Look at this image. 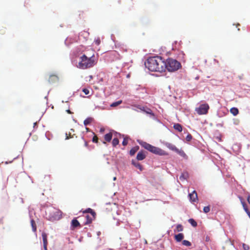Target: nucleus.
<instances>
[{
	"label": "nucleus",
	"mask_w": 250,
	"mask_h": 250,
	"mask_svg": "<svg viewBox=\"0 0 250 250\" xmlns=\"http://www.w3.org/2000/svg\"><path fill=\"white\" fill-rule=\"evenodd\" d=\"M145 65L149 71L162 72L166 70V62L160 56L148 58L145 62Z\"/></svg>",
	"instance_id": "nucleus-1"
},
{
	"label": "nucleus",
	"mask_w": 250,
	"mask_h": 250,
	"mask_svg": "<svg viewBox=\"0 0 250 250\" xmlns=\"http://www.w3.org/2000/svg\"><path fill=\"white\" fill-rule=\"evenodd\" d=\"M97 62V60L94 53L89 57L83 54L80 58L77 67L82 69H86L93 67Z\"/></svg>",
	"instance_id": "nucleus-2"
},
{
	"label": "nucleus",
	"mask_w": 250,
	"mask_h": 250,
	"mask_svg": "<svg viewBox=\"0 0 250 250\" xmlns=\"http://www.w3.org/2000/svg\"><path fill=\"white\" fill-rule=\"evenodd\" d=\"M142 146L149 152L160 156L167 155L168 153L160 148L154 146L145 142H142Z\"/></svg>",
	"instance_id": "nucleus-3"
},
{
	"label": "nucleus",
	"mask_w": 250,
	"mask_h": 250,
	"mask_svg": "<svg viewBox=\"0 0 250 250\" xmlns=\"http://www.w3.org/2000/svg\"><path fill=\"white\" fill-rule=\"evenodd\" d=\"M45 215L49 220H57L62 218V212L59 209L51 208L46 211Z\"/></svg>",
	"instance_id": "nucleus-4"
},
{
	"label": "nucleus",
	"mask_w": 250,
	"mask_h": 250,
	"mask_svg": "<svg viewBox=\"0 0 250 250\" xmlns=\"http://www.w3.org/2000/svg\"><path fill=\"white\" fill-rule=\"evenodd\" d=\"M180 67V63L176 60L169 58L166 62V69H167L169 72L176 71Z\"/></svg>",
	"instance_id": "nucleus-5"
},
{
	"label": "nucleus",
	"mask_w": 250,
	"mask_h": 250,
	"mask_svg": "<svg viewBox=\"0 0 250 250\" xmlns=\"http://www.w3.org/2000/svg\"><path fill=\"white\" fill-rule=\"evenodd\" d=\"M166 146L169 149L174 151L179 154L181 156L183 157L185 159L188 158L187 155L184 152V151L182 149H179L177 148L174 145H172L170 143H167L166 145Z\"/></svg>",
	"instance_id": "nucleus-6"
},
{
	"label": "nucleus",
	"mask_w": 250,
	"mask_h": 250,
	"mask_svg": "<svg viewBox=\"0 0 250 250\" xmlns=\"http://www.w3.org/2000/svg\"><path fill=\"white\" fill-rule=\"evenodd\" d=\"M209 106L208 104H201L198 107L196 108L195 111L199 115L206 114L208 112Z\"/></svg>",
	"instance_id": "nucleus-7"
},
{
	"label": "nucleus",
	"mask_w": 250,
	"mask_h": 250,
	"mask_svg": "<svg viewBox=\"0 0 250 250\" xmlns=\"http://www.w3.org/2000/svg\"><path fill=\"white\" fill-rule=\"evenodd\" d=\"M142 112L145 113L146 115L148 116L150 118L152 119H155L156 117L153 111L150 108L147 106L142 107Z\"/></svg>",
	"instance_id": "nucleus-8"
},
{
	"label": "nucleus",
	"mask_w": 250,
	"mask_h": 250,
	"mask_svg": "<svg viewBox=\"0 0 250 250\" xmlns=\"http://www.w3.org/2000/svg\"><path fill=\"white\" fill-rule=\"evenodd\" d=\"M188 196L192 202H195L198 200L197 194L195 190H193L191 193H189Z\"/></svg>",
	"instance_id": "nucleus-9"
},
{
	"label": "nucleus",
	"mask_w": 250,
	"mask_h": 250,
	"mask_svg": "<svg viewBox=\"0 0 250 250\" xmlns=\"http://www.w3.org/2000/svg\"><path fill=\"white\" fill-rule=\"evenodd\" d=\"M43 244V248L45 250H47V234L43 232L42 234Z\"/></svg>",
	"instance_id": "nucleus-10"
},
{
	"label": "nucleus",
	"mask_w": 250,
	"mask_h": 250,
	"mask_svg": "<svg viewBox=\"0 0 250 250\" xmlns=\"http://www.w3.org/2000/svg\"><path fill=\"white\" fill-rule=\"evenodd\" d=\"M81 225L79 222L76 219H73L71 223V229H74L75 228H76L78 227H80Z\"/></svg>",
	"instance_id": "nucleus-11"
},
{
	"label": "nucleus",
	"mask_w": 250,
	"mask_h": 250,
	"mask_svg": "<svg viewBox=\"0 0 250 250\" xmlns=\"http://www.w3.org/2000/svg\"><path fill=\"white\" fill-rule=\"evenodd\" d=\"M59 80L58 77L56 75H51L48 79V82L50 83H55Z\"/></svg>",
	"instance_id": "nucleus-12"
},
{
	"label": "nucleus",
	"mask_w": 250,
	"mask_h": 250,
	"mask_svg": "<svg viewBox=\"0 0 250 250\" xmlns=\"http://www.w3.org/2000/svg\"><path fill=\"white\" fill-rule=\"evenodd\" d=\"M85 218H86V221L85 222V224L86 225V224H90L92 220L95 219V216H93V215H86L85 216Z\"/></svg>",
	"instance_id": "nucleus-13"
},
{
	"label": "nucleus",
	"mask_w": 250,
	"mask_h": 250,
	"mask_svg": "<svg viewBox=\"0 0 250 250\" xmlns=\"http://www.w3.org/2000/svg\"><path fill=\"white\" fill-rule=\"evenodd\" d=\"M112 138V133L111 132H109L108 133L106 134L104 136V139L105 141L106 142H109L111 141Z\"/></svg>",
	"instance_id": "nucleus-14"
},
{
	"label": "nucleus",
	"mask_w": 250,
	"mask_h": 250,
	"mask_svg": "<svg viewBox=\"0 0 250 250\" xmlns=\"http://www.w3.org/2000/svg\"><path fill=\"white\" fill-rule=\"evenodd\" d=\"M175 239L177 241V242H181L183 239L184 238V234L183 233H179L177 235H175Z\"/></svg>",
	"instance_id": "nucleus-15"
},
{
	"label": "nucleus",
	"mask_w": 250,
	"mask_h": 250,
	"mask_svg": "<svg viewBox=\"0 0 250 250\" xmlns=\"http://www.w3.org/2000/svg\"><path fill=\"white\" fill-rule=\"evenodd\" d=\"M139 146H135L132 148L131 150L129 151V154L130 155L133 156L134 155L135 153L139 150Z\"/></svg>",
	"instance_id": "nucleus-16"
},
{
	"label": "nucleus",
	"mask_w": 250,
	"mask_h": 250,
	"mask_svg": "<svg viewBox=\"0 0 250 250\" xmlns=\"http://www.w3.org/2000/svg\"><path fill=\"white\" fill-rule=\"evenodd\" d=\"M188 177V173L186 172H183L180 175L179 179L181 181H184L185 180L187 179V178Z\"/></svg>",
	"instance_id": "nucleus-17"
},
{
	"label": "nucleus",
	"mask_w": 250,
	"mask_h": 250,
	"mask_svg": "<svg viewBox=\"0 0 250 250\" xmlns=\"http://www.w3.org/2000/svg\"><path fill=\"white\" fill-rule=\"evenodd\" d=\"M173 128L179 132H182V126L178 123L175 124L173 125Z\"/></svg>",
	"instance_id": "nucleus-18"
},
{
	"label": "nucleus",
	"mask_w": 250,
	"mask_h": 250,
	"mask_svg": "<svg viewBox=\"0 0 250 250\" xmlns=\"http://www.w3.org/2000/svg\"><path fill=\"white\" fill-rule=\"evenodd\" d=\"M230 112L234 116H236L239 113L238 109L236 107H232L230 109Z\"/></svg>",
	"instance_id": "nucleus-19"
},
{
	"label": "nucleus",
	"mask_w": 250,
	"mask_h": 250,
	"mask_svg": "<svg viewBox=\"0 0 250 250\" xmlns=\"http://www.w3.org/2000/svg\"><path fill=\"white\" fill-rule=\"evenodd\" d=\"M83 213H90L91 215L96 216L95 212L91 208H88L83 211Z\"/></svg>",
	"instance_id": "nucleus-20"
},
{
	"label": "nucleus",
	"mask_w": 250,
	"mask_h": 250,
	"mask_svg": "<svg viewBox=\"0 0 250 250\" xmlns=\"http://www.w3.org/2000/svg\"><path fill=\"white\" fill-rule=\"evenodd\" d=\"M184 229L183 227L181 224H178L176 226V228L175 229H174V232H180L182 231Z\"/></svg>",
	"instance_id": "nucleus-21"
},
{
	"label": "nucleus",
	"mask_w": 250,
	"mask_h": 250,
	"mask_svg": "<svg viewBox=\"0 0 250 250\" xmlns=\"http://www.w3.org/2000/svg\"><path fill=\"white\" fill-rule=\"evenodd\" d=\"M31 225L32 226V230L34 232H36L37 230L36 224L35 221L33 219L31 220Z\"/></svg>",
	"instance_id": "nucleus-22"
},
{
	"label": "nucleus",
	"mask_w": 250,
	"mask_h": 250,
	"mask_svg": "<svg viewBox=\"0 0 250 250\" xmlns=\"http://www.w3.org/2000/svg\"><path fill=\"white\" fill-rule=\"evenodd\" d=\"M119 139H118L117 137L116 138H114L113 139L112 142V144L113 146L115 147L117 145L119 144Z\"/></svg>",
	"instance_id": "nucleus-23"
},
{
	"label": "nucleus",
	"mask_w": 250,
	"mask_h": 250,
	"mask_svg": "<svg viewBox=\"0 0 250 250\" xmlns=\"http://www.w3.org/2000/svg\"><path fill=\"white\" fill-rule=\"evenodd\" d=\"M122 103V100H120V101L114 102L112 104H110V106L112 107H114L118 106L119 105H120Z\"/></svg>",
	"instance_id": "nucleus-24"
},
{
	"label": "nucleus",
	"mask_w": 250,
	"mask_h": 250,
	"mask_svg": "<svg viewBox=\"0 0 250 250\" xmlns=\"http://www.w3.org/2000/svg\"><path fill=\"white\" fill-rule=\"evenodd\" d=\"M92 121V118H88L87 119H86L84 122H83V124L85 125H88L89 124H90Z\"/></svg>",
	"instance_id": "nucleus-25"
},
{
	"label": "nucleus",
	"mask_w": 250,
	"mask_h": 250,
	"mask_svg": "<svg viewBox=\"0 0 250 250\" xmlns=\"http://www.w3.org/2000/svg\"><path fill=\"white\" fill-rule=\"evenodd\" d=\"M132 164L134 165L136 167L141 170V165L137 162H136V160H132Z\"/></svg>",
	"instance_id": "nucleus-26"
},
{
	"label": "nucleus",
	"mask_w": 250,
	"mask_h": 250,
	"mask_svg": "<svg viewBox=\"0 0 250 250\" xmlns=\"http://www.w3.org/2000/svg\"><path fill=\"white\" fill-rule=\"evenodd\" d=\"M188 222L194 227L197 226V222L193 219H189L188 220Z\"/></svg>",
	"instance_id": "nucleus-27"
},
{
	"label": "nucleus",
	"mask_w": 250,
	"mask_h": 250,
	"mask_svg": "<svg viewBox=\"0 0 250 250\" xmlns=\"http://www.w3.org/2000/svg\"><path fill=\"white\" fill-rule=\"evenodd\" d=\"M239 198L241 201V202H242V205H243V208H244L245 211L246 212H247L248 211H249V209L247 208V205L246 204V203L242 201L243 199L242 197H240Z\"/></svg>",
	"instance_id": "nucleus-28"
},
{
	"label": "nucleus",
	"mask_w": 250,
	"mask_h": 250,
	"mask_svg": "<svg viewBox=\"0 0 250 250\" xmlns=\"http://www.w3.org/2000/svg\"><path fill=\"white\" fill-rule=\"evenodd\" d=\"M128 139L129 138L127 137H125L124 138V140L122 142V144L123 146H125L127 145Z\"/></svg>",
	"instance_id": "nucleus-29"
},
{
	"label": "nucleus",
	"mask_w": 250,
	"mask_h": 250,
	"mask_svg": "<svg viewBox=\"0 0 250 250\" xmlns=\"http://www.w3.org/2000/svg\"><path fill=\"white\" fill-rule=\"evenodd\" d=\"M182 244L183 245H185V246H190L191 244V243L188 241V240H184L183 242H182Z\"/></svg>",
	"instance_id": "nucleus-30"
},
{
	"label": "nucleus",
	"mask_w": 250,
	"mask_h": 250,
	"mask_svg": "<svg viewBox=\"0 0 250 250\" xmlns=\"http://www.w3.org/2000/svg\"><path fill=\"white\" fill-rule=\"evenodd\" d=\"M209 211H210L209 206L205 207L203 208V211L206 213H208V212H209Z\"/></svg>",
	"instance_id": "nucleus-31"
},
{
	"label": "nucleus",
	"mask_w": 250,
	"mask_h": 250,
	"mask_svg": "<svg viewBox=\"0 0 250 250\" xmlns=\"http://www.w3.org/2000/svg\"><path fill=\"white\" fill-rule=\"evenodd\" d=\"M92 141L94 142V143H98V138L97 137V136L95 135L93 137V139H92Z\"/></svg>",
	"instance_id": "nucleus-32"
},
{
	"label": "nucleus",
	"mask_w": 250,
	"mask_h": 250,
	"mask_svg": "<svg viewBox=\"0 0 250 250\" xmlns=\"http://www.w3.org/2000/svg\"><path fill=\"white\" fill-rule=\"evenodd\" d=\"M192 137L191 135V134H188V135L187 136V137H186V140H187V141H191V140L192 139Z\"/></svg>",
	"instance_id": "nucleus-33"
},
{
	"label": "nucleus",
	"mask_w": 250,
	"mask_h": 250,
	"mask_svg": "<svg viewBox=\"0 0 250 250\" xmlns=\"http://www.w3.org/2000/svg\"><path fill=\"white\" fill-rule=\"evenodd\" d=\"M243 248L245 250H249L250 249V248L249 247V246L247 245H246L245 244H244L243 245Z\"/></svg>",
	"instance_id": "nucleus-34"
},
{
	"label": "nucleus",
	"mask_w": 250,
	"mask_h": 250,
	"mask_svg": "<svg viewBox=\"0 0 250 250\" xmlns=\"http://www.w3.org/2000/svg\"><path fill=\"white\" fill-rule=\"evenodd\" d=\"M83 91L85 95H88L89 93V91L87 88H83Z\"/></svg>",
	"instance_id": "nucleus-35"
},
{
	"label": "nucleus",
	"mask_w": 250,
	"mask_h": 250,
	"mask_svg": "<svg viewBox=\"0 0 250 250\" xmlns=\"http://www.w3.org/2000/svg\"><path fill=\"white\" fill-rule=\"evenodd\" d=\"M72 137V136H71L70 132H69V134L66 133V138H65L66 140L69 139V138H71Z\"/></svg>",
	"instance_id": "nucleus-36"
},
{
	"label": "nucleus",
	"mask_w": 250,
	"mask_h": 250,
	"mask_svg": "<svg viewBox=\"0 0 250 250\" xmlns=\"http://www.w3.org/2000/svg\"><path fill=\"white\" fill-rule=\"evenodd\" d=\"M95 42L96 44H97V45H99L101 42L100 39L99 38L97 39V40H96L95 41Z\"/></svg>",
	"instance_id": "nucleus-37"
},
{
	"label": "nucleus",
	"mask_w": 250,
	"mask_h": 250,
	"mask_svg": "<svg viewBox=\"0 0 250 250\" xmlns=\"http://www.w3.org/2000/svg\"><path fill=\"white\" fill-rule=\"evenodd\" d=\"M136 159L138 161L141 160V152L138 153Z\"/></svg>",
	"instance_id": "nucleus-38"
},
{
	"label": "nucleus",
	"mask_w": 250,
	"mask_h": 250,
	"mask_svg": "<svg viewBox=\"0 0 250 250\" xmlns=\"http://www.w3.org/2000/svg\"><path fill=\"white\" fill-rule=\"evenodd\" d=\"M146 157V155L143 151H142V160L145 159Z\"/></svg>",
	"instance_id": "nucleus-39"
},
{
	"label": "nucleus",
	"mask_w": 250,
	"mask_h": 250,
	"mask_svg": "<svg viewBox=\"0 0 250 250\" xmlns=\"http://www.w3.org/2000/svg\"><path fill=\"white\" fill-rule=\"evenodd\" d=\"M66 112H67V113H68V114H73V112H71L69 109H67V110H66Z\"/></svg>",
	"instance_id": "nucleus-40"
},
{
	"label": "nucleus",
	"mask_w": 250,
	"mask_h": 250,
	"mask_svg": "<svg viewBox=\"0 0 250 250\" xmlns=\"http://www.w3.org/2000/svg\"><path fill=\"white\" fill-rule=\"evenodd\" d=\"M247 201L248 203L250 204V195H249L247 198Z\"/></svg>",
	"instance_id": "nucleus-41"
},
{
	"label": "nucleus",
	"mask_w": 250,
	"mask_h": 250,
	"mask_svg": "<svg viewBox=\"0 0 250 250\" xmlns=\"http://www.w3.org/2000/svg\"><path fill=\"white\" fill-rule=\"evenodd\" d=\"M84 146H88L87 142L85 140H84Z\"/></svg>",
	"instance_id": "nucleus-42"
},
{
	"label": "nucleus",
	"mask_w": 250,
	"mask_h": 250,
	"mask_svg": "<svg viewBox=\"0 0 250 250\" xmlns=\"http://www.w3.org/2000/svg\"><path fill=\"white\" fill-rule=\"evenodd\" d=\"M247 214L248 215V216H249V217L250 218V211H248L247 212H246Z\"/></svg>",
	"instance_id": "nucleus-43"
},
{
	"label": "nucleus",
	"mask_w": 250,
	"mask_h": 250,
	"mask_svg": "<svg viewBox=\"0 0 250 250\" xmlns=\"http://www.w3.org/2000/svg\"><path fill=\"white\" fill-rule=\"evenodd\" d=\"M116 134H117V135H116V137H117V136L118 137V135H119V136H121V135L120 134H117V133H116Z\"/></svg>",
	"instance_id": "nucleus-44"
},
{
	"label": "nucleus",
	"mask_w": 250,
	"mask_h": 250,
	"mask_svg": "<svg viewBox=\"0 0 250 250\" xmlns=\"http://www.w3.org/2000/svg\"><path fill=\"white\" fill-rule=\"evenodd\" d=\"M86 130L88 131H89V129L88 128H87V127H86Z\"/></svg>",
	"instance_id": "nucleus-45"
},
{
	"label": "nucleus",
	"mask_w": 250,
	"mask_h": 250,
	"mask_svg": "<svg viewBox=\"0 0 250 250\" xmlns=\"http://www.w3.org/2000/svg\"><path fill=\"white\" fill-rule=\"evenodd\" d=\"M71 131H73V132L74 131V129H71Z\"/></svg>",
	"instance_id": "nucleus-46"
},
{
	"label": "nucleus",
	"mask_w": 250,
	"mask_h": 250,
	"mask_svg": "<svg viewBox=\"0 0 250 250\" xmlns=\"http://www.w3.org/2000/svg\"><path fill=\"white\" fill-rule=\"evenodd\" d=\"M116 177H114V180H116Z\"/></svg>",
	"instance_id": "nucleus-47"
},
{
	"label": "nucleus",
	"mask_w": 250,
	"mask_h": 250,
	"mask_svg": "<svg viewBox=\"0 0 250 250\" xmlns=\"http://www.w3.org/2000/svg\"><path fill=\"white\" fill-rule=\"evenodd\" d=\"M145 243H146V244L147 243L146 240H145Z\"/></svg>",
	"instance_id": "nucleus-48"
}]
</instances>
